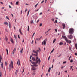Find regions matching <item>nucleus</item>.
Returning <instances> with one entry per match:
<instances>
[{"label":"nucleus","mask_w":77,"mask_h":77,"mask_svg":"<svg viewBox=\"0 0 77 77\" xmlns=\"http://www.w3.org/2000/svg\"><path fill=\"white\" fill-rule=\"evenodd\" d=\"M40 62H41V60H40V59H39L38 60H37L36 62H31V63H32V64H34V66L36 67L38 66V65H37L36 64H37V63H39V64H40Z\"/></svg>","instance_id":"1"},{"label":"nucleus","mask_w":77,"mask_h":77,"mask_svg":"<svg viewBox=\"0 0 77 77\" xmlns=\"http://www.w3.org/2000/svg\"><path fill=\"white\" fill-rule=\"evenodd\" d=\"M62 38L64 39L65 41H66L67 43H69V44H71V41L68 40L66 37L63 35Z\"/></svg>","instance_id":"2"},{"label":"nucleus","mask_w":77,"mask_h":77,"mask_svg":"<svg viewBox=\"0 0 77 77\" xmlns=\"http://www.w3.org/2000/svg\"><path fill=\"white\" fill-rule=\"evenodd\" d=\"M13 66H14V64H13V62L11 61V64L9 65V71H11V68H13Z\"/></svg>","instance_id":"3"},{"label":"nucleus","mask_w":77,"mask_h":77,"mask_svg":"<svg viewBox=\"0 0 77 77\" xmlns=\"http://www.w3.org/2000/svg\"><path fill=\"white\" fill-rule=\"evenodd\" d=\"M69 32L70 34H73L74 32V29L73 28H70L69 31Z\"/></svg>","instance_id":"4"},{"label":"nucleus","mask_w":77,"mask_h":77,"mask_svg":"<svg viewBox=\"0 0 77 77\" xmlns=\"http://www.w3.org/2000/svg\"><path fill=\"white\" fill-rule=\"evenodd\" d=\"M39 50H37L36 51H35V50H33V51L34 53H36V54H32V55H35V56H37L38 55V52H39Z\"/></svg>","instance_id":"5"},{"label":"nucleus","mask_w":77,"mask_h":77,"mask_svg":"<svg viewBox=\"0 0 77 77\" xmlns=\"http://www.w3.org/2000/svg\"><path fill=\"white\" fill-rule=\"evenodd\" d=\"M68 38L69 39H73V36H72V35L70 34L68 36Z\"/></svg>","instance_id":"6"},{"label":"nucleus","mask_w":77,"mask_h":77,"mask_svg":"<svg viewBox=\"0 0 77 77\" xmlns=\"http://www.w3.org/2000/svg\"><path fill=\"white\" fill-rule=\"evenodd\" d=\"M47 41V39H46L45 40H44V41L42 42V45H43V44H44V45H46V41Z\"/></svg>","instance_id":"7"},{"label":"nucleus","mask_w":77,"mask_h":77,"mask_svg":"<svg viewBox=\"0 0 77 77\" xmlns=\"http://www.w3.org/2000/svg\"><path fill=\"white\" fill-rule=\"evenodd\" d=\"M10 41L12 44H14V41H13V39L11 37H10Z\"/></svg>","instance_id":"8"},{"label":"nucleus","mask_w":77,"mask_h":77,"mask_svg":"<svg viewBox=\"0 0 77 77\" xmlns=\"http://www.w3.org/2000/svg\"><path fill=\"white\" fill-rule=\"evenodd\" d=\"M3 63L2 62L1 63V68H3Z\"/></svg>","instance_id":"9"},{"label":"nucleus","mask_w":77,"mask_h":77,"mask_svg":"<svg viewBox=\"0 0 77 77\" xmlns=\"http://www.w3.org/2000/svg\"><path fill=\"white\" fill-rule=\"evenodd\" d=\"M15 50H16V48H15L13 51V54H14L15 53Z\"/></svg>","instance_id":"10"},{"label":"nucleus","mask_w":77,"mask_h":77,"mask_svg":"<svg viewBox=\"0 0 77 77\" xmlns=\"http://www.w3.org/2000/svg\"><path fill=\"white\" fill-rule=\"evenodd\" d=\"M14 37L15 39H16V42H17V41H18L17 38V37H16V36L15 35V34L14 35Z\"/></svg>","instance_id":"11"},{"label":"nucleus","mask_w":77,"mask_h":77,"mask_svg":"<svg viewBox=\"0 0 77 77\" xmlns=\"http://www.w3.org/2000/svg\"><path fill=\"white\" fill-rule=\"evenodd\" d=\"M63 26V29H65V24H62Z\"/></svg>","instance_id":"12"},{"label":"nucleus","mask_w":77,"mask_h":77,"mask_svg":"<svg viewBox=\"0 0 77 77\" xmlns=\"http://www.w3.org/2000/svg\"><path fill=\"white\" fill-rule=\"evenodd\" d=\"M19 31L20 33L21 34V35H23V34L22 33V32H21V29H19Z\"/></svg>","instance_id":"13"},{"label":"nucleus","mask_w":77,"mask_h":77,"mask_svg":"<svg viewBox=\"0 0 77 77\" xmlns=\"http://www.w3.org/2000/svg\"><path fill=\"white\" fill-rule=\"evenodd\" d=\"M2 59H3V58H2V57L1 56V55H0V63L2 62Z\"/></svg>","instance_id":"14"},{"label":"nucleus","mask_w":77,"mask_h":77,"mask_svg":"<svg viewBox=\"0 0 77 77\" xmlns=\"http://www.w3.org/2000/svg\"><path fill=\"white\" fill-rule=\"evenodd\" d=\"M4 24H5V25H7V26H8V23L7 22H5L4 23Z\"/></svg>","instance_id":"15"},{"label":"nucleus","mask_w":77,"mask_h":77,"mask_svg":"<svg viewBox=\"0 0 77 77\" xmlns=\"http://www.w3.org/2000/svg\"><path fill=\"white\" fill-rule=\"evenodd\" d=\"M31 24H34V22L33 20H31L30 21Z\"/></svg>","instance_id":"16"},{"label":"nucleus","mask_w":77,"mask_h":77,"mask_svg":"<svg viewBox=\"0 0 77 77\" xmlns=\"http://www.w3.org/2000/svg\"><path fill=\"white\" fill-rule=\"evenodd\" d=\"M56 39H54L53 41V44H54V43L56 42Z\"/></svg>","instance_id":"17"},{"label":"nucleus","mask_w":77,"mask_h":77,"mask_svg":"<svg viewBox=\"0 0 77 77\" xmlns=\"http://www.w3.org/2000/svg\"><path fill=\"white\" fill-rule=\"evenodd\" d=\"M18 69H17L15 73L16 75H17L18 74Z\"/></svg>","instance_id":"18"},{"label":"nucleus","mask_w":77,"mask_h":77,"mask_svg":"<svg viewBox=\"0 0 77 77\" xmlns=\"http://www.w3.org/2000/svg\"><path fill=\"white\" fill-rule=\"evenodd\" d=\"M63 43L62 42H60L59 44V45H63Z\"/></svg>","instance_id":"19"},{"label":"nucleus","mask_w":77,"mask_h":77,"mask_svg":"<svg viewBox=\"0 0 77 77\" xmlns=\"http://www.w3.org/2000/svg\"><path fill=\"white\" fill-rule=\"evenodd\" d=\"M0 77H2V73L1 72H0Z\"/></svg>","instance_id":"20"},{"label":"nucleus","mask_w":77,"mask_h":77,"mask_svg":"<svg viewBox=\"0 0 77 77\" xmlns=\"http://www.w3.org/2000/svg\"><path fill=\"white\" fill-rule=\"evenodd\" d=\"M32 69H33V70H34V71H35V70H36V68L34 67L33 68H32Z\"/></svg>","instance_id":"21"},{"label":"nucleus","mask_w":77,"mask_h":77,"mask_svg":"<svg viewBox=\"0 0 77 77\" xmlns=\"http://www.w3.org/2000/svg\"><path fill=\"white\" fill-rule=\"evenodd\" d=\"M18 60V66H20V60Z\"/></svg>","instance_id":"22"},{"label":"nucleus","mask_w":77,"mask_h":77,"mask_svg":"<svg viewBox=\"0 0 77 77\" xmlns=\"http://www.w3.org/2000/svg\"><path fill=\"white\" fill-rule=\"evenodd\" d=\"M39 2H38L37 4L35 6V8H36L37 6H38V5Z\"/></svg>","instance_id":"23"},{"label":"nucleus","mask_w":77,"mask_h":77,"mask_svg":"<svg viewBox=\"0 0 77 77\" xmlns=\"http://www.w3.org/2000/svg\"><path fill=\"white\" fill-rule=\"evenodd\" d=\"M50 70H51V67H50L48 69V71L49 72H50Z\"/></svg>","instance_id":"24"},{"label":"nucleus","mask_w":77,"mask_h":77,"mask_svg":"<svg viewBox=\"0 0 77 77\" xmlns=\"http://www.w3.org/2000/svg\"><path fill=\"white\" fill-rule=\"evenodd\" d=\"M36 40L37 41H40L41 39L40 38H36Z\"/></svg>","instance_id":"25"},{"label":"nucleus","mask_w":77,"mask_h":77,"mask_svg":"<svg viewBox=\"0 0 77 77\" xmlns=\"http://www.w3.org/2000/svg\"><path fill=\"white\" fill-rule=\"evenodd\" d=\"M22 48V49L20 51V53H22V52L23 50V48Z\"/></svg>","instance_id":"26"},{"label":"nucleus","mask_w":77,"mask_h":77,"mask_svg":"<svg viewBox=\"0 0 77 77\" xmlns=\"http://www.w3.org/2000/svg\"><path fill=\"white\" fill-rule=\"evenodd\" d=\"M75 47H76V49L77 50V44H76Z\"/></svg>","instance_id":"27"},{"label":"nucleus","mask_w":77,"mask_h":77,"mask_svg":"<svg viewBox=\"0 0 77 77\" xmlns=\"http://www.w3.org/2000/svg\"><path fill=\"white\" fill-rule=\"evenodd\" d=\"M32 60H33L34 61L35 60V58L32 57Z\"/></svg>","instance_id":"28"},{"label":"nucleus","mask_w":77,"mask_h":77,"mask_svg":"<svg viewBox=\"0 0 77 77\" xmlns=\"http://www.w3.org/2000/svg\"><path fill=\"white\" fill-rule=\"evenodd\" d=\"M6 51H7V55H8V51L7 49H6Z\"/></svg>","instance_id":"29"},{"label":"nucleus","mask_w":77,"mask_h":77,"mask_svg":"<svg viewBox=\"0 0 77 77\" xmlns=\"http://www.w3.org/2000/svg\"><path fill=\"white\" fill-rule=\"evenodd\" d=\"M5 40H6V41H8V38H7V37H6V36L5 37Z\"/></svg>","instance_id":"30"},{"label":"nucleus","mask_w":77,"mask_h":77,"mask_svg":"<svg viewBox=\"0 0 77 77\" xmlns=\"http://www.w3.org/2000/svg\"><path fill=\"white\" fill-rule=\"evenodd\" d=\"M5 65H6V66H7V65H8V63L6 62H5Z\"/></svg>","instance_id":"31"},{"label":"nucleus","mask_w":77,"mask_h":77,"mask_svg":"<svg viewBox=\"0 0 77 77\" xmlns=\"http://www.w3.org/2000/svg\"><path fill=\"white\" fill-rule=\"evenodd\" d=\"M18 3H19V2H18V1L16 2V5H18Z\"/></svg>","instance_id":"32"},{"label":"nucleus","mask_w":77,"mask_h":77,"mask_svg":"<svg viewBox=\"0 0 77 77\" xmlns=\"http://www.w3.org/2000/svg\"><path fill=\"white\" fill-rule=\"evenodd\" d=\"M54 49L52 50L51 52V53H50L51 54V53H53V51H54Z\"/></svg>","instance_id":"33"},{"label":"nucleus","mask_w":77,"mask_h":77,"mask_svg":"<svg viewBox=\"0 0 77 77\" xmlns=\"http://www.w3.org/2000/svg\"><path fill=\"white\" fill-rule=\"evenodd\" d=\"M6 19H7V20H9V17L7 16L6 17Z\"/></svg>","instance_id":"34"},{"label":"nucleus","mask_w":77,"mask_h":77,"mask_svg":"<svg viewBox=\"0 0 77 77\" xmlns=\"http://www.w3.org/2000/svg\"><path fill=\"white\" fill-rule=\"evenodd\" d=\"M42 23H40L39 24V26L40 27H41V26H42Z\"/></svg>","instance_id":"35"},{"label":"nucleus","mask_w":77,"mask_h":77,"mask_svg":"<svg viewBox=\"0 0 77 77\" xmlns=\"http://www.w3.org/2000/svg\"><path fill=\"white\" fill-rule=\"evenodd\" d=\"M39 21V19H38V20L37 21V23H38Z\"/></svg>","instance_id":"36"},{"label":"nucleus","mask_w":77,"mask_h":77,"mask_svg":"<svg viewBox=\"0 0 77 77\" xmlns=\"http://www.w3.org/2000/svg\"><path fill=\"white\" fill-rule=\"evenodd\" d=\"M54 23H57V20H55V21L54 22Z\"/></svg>","instance_id":"37"},{"label":"nucleus","mask_w":77,"mask_h":77,"mask_svg":"<svg viewBox=\"0 0 77 77\" xmlns=\"http://www.w3.org/2000/svg\"><path fill=\"white\" fill-rule=\"evenodd\" d=\"M27 9L26 8L25 10V12H27Z\"/></svg>","instance_id":"38"},{"label":"nucleus","mask_w":77,"mask_h":77,"mask_svg":"<svg viewBox=\"0 0 77 77\" xmlns=\"http://www.w3.org/2000/svg\"><path fill=\"white\" fill-rule=\"evenodd\" d=\"M51 20L52 21H54V19H52Z\"/></svg>","instance_id":"39"},{"label":"nucleus","mask_w":77,"mask_h":77,"mask_svg":"<svg viewBox=\"0 0 77 77\" xmlns=\"http://www.w3.org/2000/svg\"><path fill=\"white\" fill-rule=\"evenodd\" d=\"M66 61H64V62H63V64H64L65 63H66Z\"/></svg>","instance_id":"40"},{"label":"nucleus","mask_w":77,"mask_h":77,"mask_svg":"<svg viewBox=\"0 0 77 77\" xmlns=\"http://www.w3.org/2000/svg\"><path fill=\"white\" fill-rule=\"evenodd\" d=\"M73 62V60H72H72H70V62Z\"/></svg>","instance_id":"41"},{"label":"nucleus","mask_w":77,"mask_h":77,"mask_svg":"<svg viewBox=\"0 0 77 77\" xmlns=\"http://www.w3.org/2000/svg\"><path fill=\"white\" fill-rule=\"evenodd\" d=\"M11 26V24H10V22H9V27H10V26Z\"/></svg>","instance_id":"42"},{"label":"nucleus","mask_w":77,"mask_h":77,"mask_svg":"<svg viewBox=\"0 0 77 77\" xmlns=\"http://www.w3.org/2000/svg\"><path fill=\"white\" fill-rule=\"evenodd\" d=\"M39 9H38L37 10H35V12H38L39 10Z\"/></svg>","instance_id":"43"},{"label":"nucleus","mask_w":77,"mask_h":77,"mask_svg":"<svg viewBox=\"0 0 77 77\" xmlns=\"http://www.w3.org/2000/svg\"><path fill=\"white\" fill-rule=\"evenodd\" d=\"M44 0H43V1H42L41 2V3H44Z\"/></svg>","instance_id":"44"},{"label":"nucleus","mask_w":77,"mask_h":77,"mask_svg":"<svg viewBox=\"0 0 77 77\" xmlns=\"http://www.w3.org/2000/svg\"><path fill=\"white\" fill-rule=\"evenodd\" d=\"M29 10L28 12L27 16H28V15H29Z\"/></svg>","instance_id":"45"},{"label":"nucleus","mask_w":77,"mask_h":77,"mask_svg":"<svg viewBox=\"0 0 77 77\" xmlns=\"http://www.w3.org/2000/svg\"><path fill=\"white\" fill-rule=\"evenodd\" d=\"M29 26H28V31H29Z\"/></svg>","instance_id":"46"},{"label":"nucleus","mask_w":77,"mask_h":77,"mask_svg":"<svg viewBox=\"0 0 77 77\" xmlns=\"http://www.w3.org/2000/svg\"><path fill=\"white\" fill-rule=\"evenodd\" d=\"M18 38H19L20 39V36L19 35H18Z\"/></svg>","instance_id":"47"},{"label":"nucleus","mask_w":77,"mask_h":77,"mask_svg":"<svg viewBox=\"0 0 77 77\" xmlns=\"http://www.w3.org/2000/svg\"><path fill=\"white\" fill-rule=\"evenodd\" d=\"M50 58V56L48 58V60H49Z\"/></svg>","instance_id":"48"},{"label":"nucleus","mask_w":77,"mask_h":77,"mask_svg":"<svg viewBox=\"0 0 77 77\" xmlns=\"http://www.w3.org/2000/svg\"><path fill=\"white\" fill-rule=\"evenodd\" d=\"M35 32H34V33L33 34V35H32V37H33V36H34V35H35Z\"/></svg>","instance_id":"49"},{"label":"nucleus","mask_w":77,"mask_h":77,"mask_svg":"<svg viewBox=\"0 0 77 77\" xmlns=\"http://www.w3.org/2000/svg\"><path fill=\"white\" fill-rule=\"evenodd\" d=\"M39 59V57H37L36 60H37V59Z\"/></svg>","instance_id":"50"},{"label":"nucleus","mask_w":77,"mask_h":77,"mask_svg":"<svg viewBox=\"0 0 77 77\" xmlns=\"http://www.w3.org/2000/svg\"><path fill=\"white\" fill-rule=\"evenodd\" d=\"M24 72V69H23L22 71V73H23V72Z\"/></svg>","instance_id":"51"},{"label":"nucleus","mask_w":77,"mask_h":77,"mask_svg":"<svg viewBox=\"0 0 77 77\" xmlns=\"http://www.w3.org/2000/svg\"><path fill=\"white\" fill-rule=\"evenodd\" d=\"M9 7L10 8H12V7L10 5H9Z\"/></svg>","instance_id":"52"},{"label":"nucleus","mask_w":77,"mask_h":77,"mask_svg":"<svg viewBox=\"0 0 77 77\" xmlns=\"http://www.w3.org/2000/svg\"><path fill=\"white\" fill-rule=\"evenodd\" d=\"M55 31L56 32H57V29H55Z\"/></svg>","instance_id":"53"},{"label":"nucleus","mask_w":77,"mask_h":77,"mask_svg":"<svg viewBox=\"0 0 77 77\" xmlns=\"http://www.w3.org/2000/svg\"><path fill=\"white\" fill-rule=\"evenodd\" d=\"M11 14L12 17H14V15H13L12 13H11Z\"/></svg>","instance_id":"54"},{"label":"nucleus","mask_w":77,"mask_h":77,"mask_svg":"<svg viewBox=\"0 0 77 77\" xmlns=\"http://www.w3.org/2000/svg\"><path fill=\"white\" fill-rule=\"evenodd\" d=\"M33 40L32 41V43H31L32 44H33Z\"/></svg>","instance_id":"55"},{"label":"nucleus","mask_w":77,"mask_h":77,"mask_svg":"<svg viewBox=\"0 0 77 77\" xmlns=\"http://www.w3.org/2000/svg\"><path fill=\"white\" fill-rule=\"evenodd\" d=\"M73 67V66H70V69H72V68Z\"/></svg>","instance_id":"56"},{"label":"nucleus","mask_w":77,"mask_h":77,"mask_svg":"<svg viewBox=\"0 0 77 77\" xmlns=\"http://www.w3.org/2000/svg\"><path fill=\"white\" fill-rule=\"evenodd\" d=\"M75 55L76 56H77V53H75Z\"/></svg>","instance_id":"57"},{"label":"nucleus","mask_w":77,"mask_h":77,"mask_svg":"<svg viewBox=\"0 0 77 77\" xmlns=\"http://www.w3.org/2000/svg\"><path fill=\"white\" fill-rule=\"evenodd\" d=\"M42 14V12H41L40 13L39 15H41Z\"/></svg>","instance_id":"58"},{"label":"nucleus","mask_w":77,"mask_h":77,"mask_svg":"<svg viewBox=\"0 0 77 77\" xmlns=\"http://www.w3.org/2000/svg\"><path fill=\"white\" fill-rule=\"evenodd\" d=\"M54 59H53V62H54Z\"/></svg>","instance_id":"59"},{"label":"nucleus","mask_w":77,"mask_h":77,"mask_svg":"<svg viewBox=\"0 0 77 77\" xmlns=\"http://www.w3.org/2000/svg\"><path fill=\"white\" fill-rule=\"evenodd\" d=\"M32 55H31L30 56V59H31V58H32Z\"/></svg>","instance_id":"60"},{"label":"nucleus","mask_w":77,"mask_h":77,"mask_svg":"<svg viewBox=\"0 0 77 77\" xmlns=\"http://www.w3.org/2000/svg\"><path fill=\"white\" fill-rule=\"evenodd\" d=\"M0 3H1V4H3V3L2 2H0Z\"/></svg>","instance_id":"61"},{"label":"nucleus","mask_w":77,"mask_h":77,"mask_svg":"<svg viewBox=\"0 0 77 77\" xmlns=\"http://www.w3.org/2000/svg\"><path fill=\"white\" fill-rule=\"evenodd\" d=\"M65 72H66V73H67V71H65Z\"/></svg>","instance_id":"62"},{"label":"nucleus","mask_w":77,"mask_h":77,"mask_svg":"<svg viewBox=\"0 0 77 77\" xmlns=\"http://www.w3.org/2000/svg\"><path fill=\"white\" fill-rule=\"evenodd\" d=\"M14 30H15V26H14Z\"/></svg>","instance_id":"63"},{"label":"nucleus","mask_w":77,"mask_h":77,"mask_svg":"<svg viewBox=\"0 0 77 77\" xmlns=\"http://www.w3.org/2000/svg\"><path fill=\"white\" fill-rule=\"evenodd\" d=\"M48 73L46 74V75H47L48 76Z\"/></svg>","instance_id":"64"}]
</instances>
